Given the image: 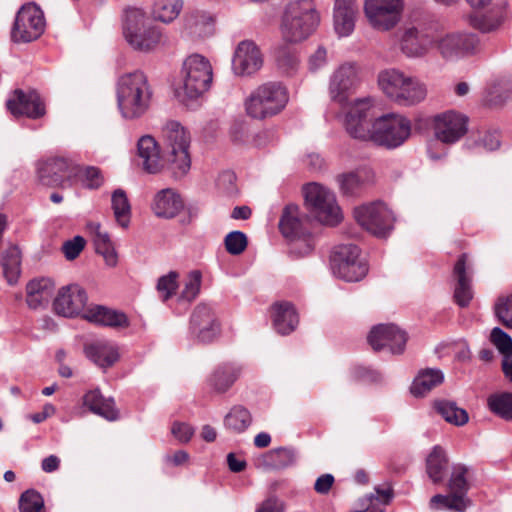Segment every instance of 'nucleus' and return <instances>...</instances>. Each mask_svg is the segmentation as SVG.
<instances>
[{"label":"nucleus","mask_w":512,"mask_h":512,"mask_svg":"<svg viewBox=\"0 0 512 512\" xmlns=\"http://www.w3.org/2000/svg\"><path fill=\"white\" fill-rule=\"evenodd\" d=\"M490 341L503 355L504 359H511L512 338L509 334H507L501 328L495 327L490 333Z\"/></svg>","instance_id":"50"},{"label":"nucleus","mask_w":512,"mask_h":512,"mask_svg":"<svg viewBox=\"0 0 512 512\" xmlns=\"http://www.w3.org/2000/svg\"><path fill=\"white\" fill-rule=\"evenodd\" d=\"M252 423V416L244 406L236 405L231 408L224 418V425L227 429L235 432H244Z\"/></svg>","instance_id":"43"},{"label":"nucleus","mask_w":512,"mask_h":512,"mask_svg":"<svg viewBox=\"0 0 512 512\" xmlns=\"http://www.w3.org/2000/svg\"><path fill=\"white\" fill-rule=\"evenodd\" d=\"M378 83L384 94L401 106H412L423 101L427 89L416 77L406 75L397 69H387L378 76Z\"/></svg>","instance_id":"7"},{"label":"nucleus","mask_w":512,"mask_h":512,"mask_svg":"<svg viewBox=\"0 0 512 512\" xmlns=\"http://www.w3.org/2000/svg\"><path fill=\"white\" fill-rule=\"evenodd\" d=\"M272 324L275 331L281 335H289L299 324V315L291 302H276L271 307Z\"/></svg>","instance_id":"26"},{"label":"nucleus","mask_w":512,"mask_h":512,"mask_svg":"<svg viewBox=\"0 0 512 512\" xmlns=\"http://www.w3.org/2000/svg\"><path fill=\"white\" fill-rule=\"evenodd\" d=\"M97 231L94 236V246L98 254H101L109 266L117 264V254L107 233L100 231V225H96Z\"/></svg>","instance_id":"48"},{"label":"nucleus","mask_w":512,"mask_h":512,"mask_svg":"<svg viewBox=\"0 0 512 512\" xmlns=\"http://www.w3.org/2000/svg\"><path fill=\"white\" fill-rule=\"evenodd\" d=\"M201 278L202 275L200 271H191L188 275V280L185 284L184 289L181 292L179 300H186L188 302L194 300L200 291Z\"/></svg>","instance_id":"53"},{"label":"nucleus","mask_w":512,"mask_h":512,"mask_svg":"<svg viewBox=\"0 0 512 512\" xmlns=\"http://www.w3.org/2000/svg\"><path fill=\"white\" fill-rule=\"evenodd\" d=\"M53 289V282L48 278L29 281L26 286V302L29 308L38 309L46 305L53 294Z\"/></svg>","instance_id":"34"},{"label":"nucleus","mask_w":512,"mask_h":512,"mask_svg":"<svg viewBox=\"0 0 512 512\" xmlns=\"http://www.w3.org/2000/svg\"><path fill=\"white\" fill-rule=\"evenodd\" d=\"M479 43L477 35L472 33H450L438 41V49L446 59L457 58L476 50Z\"/></svg>","instance_id":"24"},{"label":"nucleus","mask_w":512,"mask_h":512,"mask_svg":"<svg viewBox=\"0 0 512 512\" xmlns=\"http://www.w3.org/2000/svg\"><path fill=\"white\" fill-rule=\"evenodd\" d=\"M494 312L502 325L512 329V294L499 297L494 305Z\"/></svg>","instance_id":"52"},{"label":"nucleus","mask_w":512,"mask_h":512,"mask_svg":"<svg viewBox=\"0 0 512 512\" xmlns=\"http://www.w3.org/2000/svg\"><path fill=\"white\" fill-rule=\"evenodd\" d=\"M348 134L359 140H370L386 148L401 146L411 134V121L399 114H386L376 118L370 99H359L345 118Z\"/></svg>","instance_id":"2"},{"label":"nucleus","mask_w":512,"mask_h":512,"mask_svg":"<svg viewBox=\"0 0 512 512\" xmlns=\"http://www.w3.org/2000/svg\"><path fill=\"white\" fill-rule=\"evenodd\" d=\"M240 374V366L235 363H222L214 369L208 383L215 392L224 393L232 387Z\"/></svg>","instance_id":"33"},{"label":"nucleus","mask_w":512,"mask_h":512,"mask_svg":"<svg viewBox=\"0 0 512 512\" xmlns=\"http://www.w3.org/2000/svg\"><path fill=\"white\" fill-rule=\"evenodd\" d=\"M183 0H154L152 16L163 23H171L180 14Z\"/></svg>","instance_id":"41"},{"label":"nucleus","mask_w":512,"mask_h":512,"mask_svg":"<svg viewBox=\"0 0 512 512\" xmlns=\"http://www.w3.org/2000/svg\"><path fill=\"white\" fill-rule=\"evenodd\" d=\"M112 209L119 225L126 228L130 222L131 207L126 193L122 189H117L112 194Z\"/></svg>","instance_id":"46"},{"label":"nucleus","mask_w":512,"mask_h":512,"mask_svg":"<svg viewBox=\"0 0 512 512\" xmlns=\"http://www.w3.org/2000/svg\"><path fill=\"white\" fill-rule=\"evenodd\" d=\"M278 226L283 237L291 243V253L303 257L314 250L315 240L309 229V220L297 205L288 204L283 208Z\"/></svg>","instance_id":"8"},{"label":"nucleus","mask_w":512,"mask_h":512,"mask_svg":"<svg viewBox=\"0 0 512 512\" xmlns=\"http://www.w3.org/2000/svg\"><path fill=\"white\" fill-rule=\"evenodd\" d=\"M508 3L496 5L482 14L471 15L470 25L481 31L489 33L497 30L507 19Z\"/></svg>","instance_id":"28"},{"label":"nucleus","mask_w":512,"mask_h":512,"mask_svg":"<svg viewBox=\"0 0 512 512\" xmlns=\"http://www.w3.org/2000/svg\"><path fill=\"white\" fill-rule=\"evenodd\" d=\"M84 185L89 189L99 188L103 182L101 170L94 166H88L84 170Z\"/></svg>","instance_id":"58"},{"label":"nucleus","mask_w":512,"mask_h":512,"mask_svg":"<svg viewBox=\"0 0 512 512\" xmlns=\"http://www.w3.org/2000/svg\"><path fill=\"white\" fill-rule=\"evenodd\" d=\"M354 216L359 225L377 237H386L395 221L392 211L382 202L357 207Z\"/></svg>","instance_id":"13"},{"label":"nucleus","mask_w":512,"mask_h":512,"mask_svg":"<svg viewBox=\"0 0 512 512\" xmlns=\"http://www.w3.org/2000/svg\"><path fill=\"white\" fill-rule=\"evenodd\" d=\"M212 22V19L210 17H207L205 14H202L200 12H194L191 13L187 19H186V26L193 30V32H196V28L200 24H210Z\"/></svg>","instance_id":"62"},{"label":"nucleus","mask_w":512,"mask_h":512,"mask_svg":"<svg viewBox=\"0 0 512 512\" xmlns=\"http://www.w3.org/2000/svg\"><path fill=\"white\" fill-rule=\"evenodd\" d=\"M75 172L74 163L65 157H51L37 164L38 181L47 187H64Z\"/></svg>","instance_id":"17"},{"label":"nucleus","mask_w":512,"mask_h":512,"mask_svg":"<svg viewBox=\"0 0 512 512\" xmlns=\"http://www.w3.org/2000/svg\"><path fill=\"white\" fill-rule=\"evenodd\" d=\"M487 405L496 416L506 421H512V393H494L488 397Z\"/></svg>","instance_id":"45"},{"label":"nucleus","mask_w":512,"mask_h":512,"mask_svg":"<svg viewBox=\"0 0 512 512\" xmlns=\"http://www.w3.org/2000/svg\"><path fill=\"white\" fill-rule=\"evenodd\" d=\"M469 119L466 115L448 110L433 117L434 137L444 144L458 142L468 131Z\"/></svg>","instance_id":"16"},{"label":"nucleus","mask_w":512,"mask_h":512,"mask_svg":"<svg viewBox=\"0 0 512 512\" xmlns=\"http://www.w3.org/2000/svg\"><path fill=\"white\" fill-rule=\"evenodd\" d=\"M163 155L156 140L150 135L142 136L137 142L139 165L149 174L159 173L166 168L175 179L184 177L190 170V135L176 121H169L162 129Z\"/></svg>","instance_id":"1"},{"label":"nucleus","mask_w":512,"mask_h":512,"mask_svg":"<svg viewBox=\"0 0 512 512\" xmlns=\"http://www.w3.org/2000/svg\"><path fill=\"white\" fill-rule=\"evenodd\" d=\"M452 277L455 281L453 298L462 308L469 306L473 299V267L468 261V254L462 253L454 264Z\"/></svg>","instance_id":"19"},{"label":"nucleus","mask_w":512,"mask_h":512,"mask_svg":"<svg viewBox=\"0 0 512 512\" xmlns=\"http://www.w3.org/2000/svg\"><path fill=\"white\" fill-rule=\"evenodd\" d=\"M331 266L335 275L347 282L362 280L368 273V263L354 244H341L334 248Z\"/></svg>","instance_id":"10"},{"label":"nucleus","mask_w":512,"mask_h":512,"mask_svg":"<svg viewBox=\"0 0 512 512\" xmlns=\"http://www.w3.org/2000/svg\"><path fill=\"white\" fill-rule=\"evenodd\" d=\"M320 24V14L313 0H291L283 11L280 32L286 43L307 40Z\"/></svg>","instance_id":"3"},{"label":"nucleus","mask_w":512,"mask_h":512,"mask_svg":"<svg viewBox=\"0 0 512 512\" xmlns=\"http://www.w3.org/2000/svg\"><path fill=\"white\" fill-rule=\"evenodd\" d=\"M88 301L86 291L77 284L62 287L53 303L57 314L65 317L78 315Z\"/></svg>","instance_id":"23"},{"label":"nucleus","mask_w":512,"mask_h":512,"mask_svg":"<svg viewBox=\"0 0 512 512\" xmlns=\"http://www.w3.org/2000/svg\"><path fill=\"white\" fill-rule=\"evenodd\" d=\"M221 332V323L215 309L207 303H199L189 321V333L200 343H211Z\"/></svg>","instance_id":"15"},{"label":"nucleus","mask_w":512,"mask_h":512,"mask_svg":"<svg viewBox=\"0 0 512 512\" xmlns=\"http://www.w3.org/2000/svg\"><path fill=\"white\" fill-rule=\"evenodd\" d=\"M327 61V51L323 46H319L317 50L309 57L308 65L311 71H316L324 66Z\"/></svg>","instance_id":"60"},{"label":"nucleus","mask_w":512,"mask_h":512,"mask_svg":"<svg viewBox=\"0 0 512 512\" xmlns=\"http://www.w3.org/2000/svg\"><path fill=\"white\" fill-rule=\"evenodd\" d=\"M83 318L97 325L111 328H127L130 325V321L125 313L102 305L89 307L84 312Z\"/></svg>","instance_id":"27"},{"label":"nucleus","mask_w":512,"mask_h":512,"mask_svg":"<svg viewBox=\"0 0 512 512\" xmlns=\"http://www.w3.org/2000/svg\"><path fill=\"white\" fill-rule=\"evenodd\" d=\"M449 470V458L441 446H434L426 458V472L434 484L443 483Z\"/></svg>","instance_id":"35"},{"label":"nucleus","mask_w":512,"mask_h":512,"mask_svg":"<svg viewBox=\"0 0 512 512\" xmlns=\"http://www.w3.org/2000/svg\"><path fill=\"white\" fill-rule=\"evenodd\" d=\"M83 405L108 421H115L119 418V410L116 408L113 398H105L99 389L88 391L83 396Z\"/></svg>","instance_id":"30"},{"label":"nucleus","mask_w":512,"mask_h":512,"mask_svg":"<svg viewBox=\"0 0 512 512\" xmlns=\"http://www.w3.org/2000/svg\"><path fill=\"white\" fill-rule=\"evenodd\" d=\"M181 76L184 96L190 100L197 99L211 86L212 66L204 56L192 54L184 60Z\"/></svg>","instance_id":"9"},{"label":"nucleus","mask_w":512,"mask_h":512,"mask_svg":"<svg viewBox=\"0 0 512 512\" xmlns=\"http://www.w3.org/2000/svg\"><path fill=\"white\" fill-rule=\"evenodd\" d=\"M359 82L358 67L355 63L347 62L340 65L331 75L329 92L334 101L343 104L348 94Z\"/></svg>","instance_id":"22"},{"label":"nucleus","mask_w":512,"mask_h":512,"mask_svg":"<svg viewBox=\"0 0 512 512\" xmlns=\"http://www.w3.org/2000/svg\"><path fill=\"white\" fill-rule=\"evenodd\" d=\"M373 179L374 175L368 168L357 169L337 176L339 187L346 196L359 194L366 185L373 182Z\"/></svg>","instance_id":"32"},{"label":"nucleus","mask_w":512,"mask_h":512,"mask_svg":"<svg viewBox=\"0 0 512 512\" xmlns=\"http://www.w3.org/2000/svg\"><path fill=\"white\" fill-rule=\"evenodd\" d=\"M85 240L82 236H75L63 243L62 251L68 260H74L79 256L85 247Z\"/></svg>","instance_id":"55"},{"label":"nucleus","mask_w":512,"mask_h":512,"mask_svg":"<svg viewBox=\"0 0 512 512\" xmlns=\"http://www.w3.org/2000/svg\"><path fill=\"white\" fill-rule=\"evenodd\" d=\"M285 508L284 501L271 494L259 504L255 512H285Z\"/></svg>","instance_id":"57"},{"label":"nucleus","mask_w":512,"mask_h":512,"mask_svg":"<svg viewBox=\"0 0 512 512\" xmlns=\"http://www.w3.org/2000/svg\"><path fill=\"white\" fill-rule=\"evenodd\" d=\"M444 381V374L440 369L426 368L417 374L410 387L415 397H423L432 389L441 385Z\"/></svg>","instance_id":"37"},{"label":"nucleus","mask_w":512,"mask_h":512,"mask_svg":"<svg viewBox=\"0 0 512 512\" xmlns=\"http://www.w3.org/2000/svg\"><path fill=\"white\" fill-rule=\"evenodd\" d=\"M193 429L190 425L185 423H174L172 426V434L181 442H188L192 435Z\"/></svg>","instance_id":"61"},{"label":"nucleus","mask_w":512,"mask_h":512,"mask_svg":"<svg viewBox=\"0 0 512 512\" xmlns=\"http://www.w3.org/2000/svg\"><path fill=\"white\" fill-rule=\"evenodd\" d=\"M295 450L288 447L272 449L260 458V464L270 470H280L295 463Z\"/></svg>","instance_id":"38"},{"label":"nucleus","mask_w":512,"mask_h":512,"mask_svg":"<svg viewBox=\"0 0 512 512\" xmlns=\"http://www.w3.org/2000/svg\"><path fill=\"white\" fill-rule=\"evenodd\" d=\"M361 509L356 512H384V509L374 503V494L366 495L364 498L360 500Z\"/></svg>","instance_id":"64"},{"label":"nucleus","mask_w":512,"mask_h":512,"mask_svg":"<svg viewBox=\"0 0 512 512\" xmlns=\"http://www.w3.org/2000/svg\"><path fill=\"white\" fill-rule=\"evenodd\" d=\"M178 274L174 271L169 272L167 275L161 276L157 282V291L159 297L163 302L168 301L173 295L176 294L178 289L177 283Z\"/></svg>","instance_id":"51"},{"label":"nucleus","mask_w":512,"mask_h":512,"mask_svg":"<svg viewBox=\"0 0 512 512\" xmlns=\"http://www.w3.org/2000/svg\"><path fill=\"white\" fill-rule=\"evenodd\" d=\"M305 202L315 217L325 225H337L342 218L340 207L335 195L317 183H309L304 187Z\"/></svg>","instance_id":"11"},{"label":"nucleus","mask_w":512,"mask_h":512,"mask_svg":"<svg viewBox=\"0 0 512 512\" xmlns=\"http://www.w3.org/2000/svg\"><path fill=\"white\" fill-rule=\"evenodd\" d=\"M121 21L123 36L134 50L149 52L167 41L162 28L153 24L140 7H125Z\"/></svg>","instance_id":"4"},{"label":"nucleus","mask_w":512,"mask_h":512,"mask_svg":"<svg viewBox=\"0 0 512 512\" xmlns=\"http://www.w3.org/2000/svg\"><path fill=\"white\" fill-rule=\"evenodd\" d=\"M262 65L263 57L261 51L252 40H243L237 45L232 58V69L236 75H252Z\"/></svg>","instance_id":"20"},{"label":"nucleus","mask_w":512,"mask_h":512,"mask_svg":"<svg viewBox=\"0 0 512 512\" xmlns=\"http://www.w3.org/2000/svg\"><path fill=\"white\" fill-rule=\"evenodd\" d=\"M46 26L43 11L35 3H27L18 10L12 29L14 43H29L37 40Z\"/></svg>","instance_id":"12"},{"label":"nucleus","mask_w":512,"mask_h":512,"mask_svg":"<svg viewBox=\"0 0 512 512\" xmlns=\"http://www.w3.org/2000/svg\"><path fill=\"white\" fill-rule=\"evenodd\" d=\"M7 109L16 117L26 116L28 118L37 119L45 114V104L40 95L31 90L24 92L16 89L13 96L6 102Z\"/></svg>","instance_id":"21"},{"label":"nucleus","mask_w":512,"mask_h":512,"mask_svg":"<svg viewBox=\"0 0 512 512\" xmlns=\"http://www.w3.org/2000/svg\"><path fill=\"white\" fill-rule=\"evenodd\" d=\"M407 340V333L395 324H378L367 336V341L374 351L387 347L392 354H402Z\"/></svg>","instance_id":"18"},{"label":"nucleus","mask_w":512,"mask_h":512,"mask_svg":"<svg viewBox=\"0 0 512 512\" xmlns=\"http://www.w3.org/2000/svg\"><path fill=\"white\" fill-rule=\"evenodd\" d=\"M217 186L226 195H235L237 193L235 173L232 171L222 172L218 177Z\"/></svg>","instance_id":"56"},{"label":"nucleus","mask_w":512,"mask_h":512,"mask_svg":"<svg viewBox=\"0 0 512 512\" xmlns=\"http://www.w3.org/2000/svg\"><path fill=\"white\" fill-rule=\"evenodd\" d=\"M84 353L88 359L101 368H109L119 360L117 347L107 341H95L84 346Z\"/></svg>","instance_id":"29"},{"label":"nucleus","mask_w":512,"mask_h":512,"mask_svg":"<svg viewBox=\"0 0 512 512\" xmlns=\"http://www.w3.org/2000/svg\"><path fill=\"white\" fill-rule=\"evenodd\" d=\"M335 482L332 474L326 473L319 476L314 483V490L321 495H326L331 490Z\"/></svg>","instance_id":"59"},{"label":"nucleus","mask_w":512,"mask_h":512,"mask_svg":"<svg viewBox=\"0 0 512 512\" xmlns=\"http://www.w3.org/2000/svg\"><path fill=\"white\" fill-rule=\"evenodd\" d=\"M357 13L356 0H334L333 22L338 36L347 37L354 31Z\"/></svg>","instance_id":"25"},{"label":"nucleus","mask_w":512,"mask_h":512,"mask_svg":"<svg viewBox=\"0 0 512 512\" xmlns=\"http://www.w3.org/2000/svg\"><path fill=\"white\" fill-rule=\"evenodd\" d=\"M468 473L469 468L464 464H454L447 482L448 491L457 496H461L465 500H470L467 496L470 489L467 478Z\"/></svg>","instance_id":"39"},{"label":"nucleus","mask_w":512,"mask_h":512,"mask_svg":"<svg viewBox=\"0 0 512 512\" xmlns=\"http://www.w3.org/2000/svg\"><path fill=\"white\" fill-rule=\"evenodd\" d=\"M404 0H365L364 13L369 24L378 31H389L401 20Z\"/></svg>","instance_id":"14"},{"label":"nucleus","mask_w":512,"mask_h":512,"mask_svg":"<svg viewBox=\"0 0 512 512\" xmlns=\"http://www.w3.org/2000/svg\"><path fill=\"white\" fill-rule=\"evenodd\" d=\"M20 512H45L42 495L35 489L24 491L19 498Z\"/></svg>","instance_id":"49"},{"label":"nucleus","mask_w":512,"mask_h":512,"mask_svg":"<svg viewBox=\"0 0 512 512\" xmlns=\"http://www.w3.org/2000/svg\"><path fill=\"white\" fill-rule=\"evenodd\" d=\"M471 505V500H465L449 492L446 495L436 494L431 497L429 506L432 510H450L455 512H464Z\"/></svg>","instance_id":"42"},{"label":"nucleus","mask_w":512,"mask_h":512,"mask_svg":"<svg viewBox=\"0 0 512 512\" xmlns=\"http://www.w3.org/2000/svg\"><path fill=\"white\" fill-rule=\"evenodd\" d=\"M275 60L277 67L286 75L294 74L300 64L297 51L287 46L280 47L276 51Z\"/></svg>","instance_id":"47"},{"label":"nucleus","mask_w":512,"mask_h":512,"mask_svg":"<svg viewBox=\"0 0 512 512\" xmlns=\"http://www.w3.org/2000/svg\"><path fill=\"white\" fill-rule=\"evenodd\" d=\"M1 265L4 277L8 283H16L21 272V255L20 250L16 245H11L5 250L2 256Z\"/></svg>","instance_id":"40"},{"label":"nucleus","mask_w":512,"mask_h":512,"mask_svg":"<svg viewBox=\"0 0 512 512\" xmlns=\"http://www.w3.org/2000/svg\"><path fill=\"white\" fill-rule=\"evenodd\" d=\"M152 90L146 75L141 71L123 74L117 82V102L122 116L137 119L150 107Z\"/></svg>","instance_id":"5"},{"label":"nucleus","mask_w":512,"mask_h":512,"mask_svg":"<svg viewBox=\"0 0 512 512\" xmlns=\"http://www.w3.org/2000/svg\"><path fill=\"white\" fill-rule=\"evenodd\" d=\"M430 43L426 34L412 27L405 30L402 36L401 50L408 57H422L427 53Z\"/></svg>","instance_id":"36"},{"label":"nucleus","mask_w":512,"mask_h":512,"mask_svg":"<svg viewBox=\"0 0 512 512\" xmlns=\"http://www.w3.org/2000/svg\"><path fill=\"white\" fill-rule=\"evenodd\" d=\"M434 407L445 421L453 425L462 426L469 420L467 411L459 408L455 402L440 400L435 402Z\"/></svg>","instance_id":"44"},{"label":"nucleus","mask_w":512,"mask_h":512,"mask_svg":"<svg viewBox=\"0 0 512 512\" xmlns=\"http://www.w3.org/2000/svg\"><path fill=\"white\" fill-rule=\"evenodd\" d=\"M224 243L228 253L239 255L246 249L248 241L243 232L232 231L226 235Z\"/></svg>","instance_id":"54"},{"label":"nucleus","mask_w":512,"mask_h":512,"mask_svg":"<svg viewBox=\"0 0 512 512\" xmlns=\"http://www.w3.org/2000/svg\"><path fill=\"white\" fill-rule=\"evenodd\" d=\"M183 208V201L179 194L173 189L166 188L159 191L152 204V209L156 216L162 218H173Z\"/></svg>","instance_id":"31"},{"label":"nucleus","mask_w":512,"mask_h":512,"mask_svg":"<svg viewBox=\"0 0 512 512\" xmlns=\"http://www.w3.org/2000/svg\"><path fill=\"white\" fill-rule=\"evenodd\" d=\"M289 101V92L285 85L269 81L254 89L245 100L248 116L264 120L280 114Z\"/></svg>","instance_id":"6"},{"label":"nucleus","mask_w":512,"mask_h":512,"mask_svg":"<svg viewBox=\"0 0 512 512\" xmlns=\"http://www.w3.org/2000/svg\"><path fill=\"white\" fill-rule=\"evenodd\" d=\"M482 146L488 150H496L500 146V136L497 131L486 132L481 138Z\"/></svg>","instance_id":"63"}]
</instances>
